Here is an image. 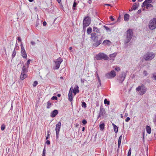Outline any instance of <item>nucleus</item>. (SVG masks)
<instances>
[{
	"mask_svg": "<svg viewBox=\"0 0 156 156\" xmlns=\"http://www.w3.org/2000/svg\"><path fill=\"white\" fill-rule=\"evenodd\" d=\"M99 35H97L95 33H92L91 34V38L93 41L95 42L93 44V46L97 47L101 43V39L98 40Z\"/></svg>",
	"mask_w": 156,
	"mask_h": 156,
	"instance_id": "nucleus-1",
	"label": "nucleus"
},
{
	"mask_svg": "<svg viewBox=\"0 0 156 156\" xmlns=\"http://www.w3.org/2000/svg\"><path fill=\"white\" fill-rule=\"evenodd\" d=\"M16 50H14L12 53V58H14L16 55V51H15Z\"/></svg>",
	"mask_w": 156,
	"mask_h": 156,
	"instance_id": "nucleus-33",
	"label": "nucleus"
},
{
	"mask_svg": "<svg viewBox=\"0 0 156 156\" xmlns=\"http://www.w3.org/2000/svg\"><path fill=\"white\" fill-rule=\"evenodd\" d=\"M105 5H106V6H111V5L110 4H105Z\"/></svg>",
	"mask_w": 156,
	"mask_h": 156,
	"instance_id": "nucleus-60",
	"label": "nucleus"
},
{
	"mask_svg": "<svg viewBox=\"0 0 156 156\" xmlns=\"http://www.w3.org/2000/svg\"><path fill=\"white\" fill-rule=\"evenodd\" d=\"M148 26L150 30H153L156 28V18H153L150 21Z\"/></svg>",
	"mask_w": 156,
	"mask_h": 156,
	"instance_id": "nucleus-6",
	"label": "nucleus"
},
{
	"mask_svg": "<svg viewBox=\"0 0 156 156\" xmlns=\"http://www.w3.org/2000/svg\"><path fill=\"white\" fill-rule=\"evenodd\" d=\"M126 75V73L124 72H122L117 78V80L119 83H122L124 80Z\"/></svg>",
	"mask_w": 156,
	"mask_h": 156,
	"instance_id": "nucleus-9",
	"label": "nucleus"
},
{
	"mask_svg": "<svg viewBox=\"0 0 156 156\" xmlns=\"http://www.w3.org/2000/svg\"><path fill=\"white\" fill-rule=\"evenodd\" d=\"M104 27L105 28V29L108 31V30H110V29L108 28L107 27L104 25Z\"/></svg>",
	"mask_w": 156,
	"mask_h": 156,
	"instance_id": "nucleus-44",
	"label": "nucleus"
},
{
	"mask_svg": "<svg viewBox=\"0 0 156 156\" xmlns=\"http://www.w3.org/2000/svg\"><path fill=\"white\" fill-rule=\"evenodd\" d=\"M87 121L85 119H84L82 121V123L84 125L86 124L87 123Z\"/></svg>",
	"mask_w": 156,
	"mask_h": 156,
	"instance_id": "nucleus-46",
	"label": "nucleus"
},
{
	"mask_svg": "<svg viewBox=\"0 0 156 156\" xmlns=\"http://www.w3.org/2000/svg\"><path fill=\"white\" fill-rule=\"evenodd\" d=\"M77 4L76 2L74 1L73 2V9H75V8Z\"/></svg>",
	"mask_w": 156,
	"mask_h": 156,
	"instance_id": "nucleus-38",
	"label": "nucleus"
},
{
	"mask_svg": "<svg viewBox=\"0 0 156 156\" xmlns=\"http://www.w3.org/2000/svg\"><path fill=\"white\" fill-rule=\"evenodd\" d=\"M82 107H84V108L86 107V104L84 102H83L82 104Z\"/></svg>",
	"mask_w": 156,
	"mask_h": 156,
	"instance_id": "nucleus-39",
	"label": "nucleus"
},
{
	"mask_svg": "<svg viewBox=\"0 0 156 156\" xmlns=\"http://www.w3.org/2000/svg\"><path fill=\"white\" fill-rule=\"evenodd\" d=\"M92 30V29L91 28L89 27L87 29V33L88 34H89L91 33Z\"/></svg>",
	"mask_w": 156,
	"mask_h": 156,
	"instance_id": "nucleus-28",
	"label": "nucleus"
},
{
	"mask_svg": "<svg viewBox=\"0 0 156 156\" xmlns=\"http://www.w3.org/2000/svg\"><path fill=\"white\" fill-rule=\"evenodd\" d=\"M136 90L138 91H140L139 94L140 95H142L145 94L147 90V88L145 86L142 84L141 86H139L136 88Z\"/></svg>",
	"mask_w": 156,
	"mask_h": 156,
	"instance_id": "nucleus-4",
	"label": "nucleus"
},
{
	"mask_svg": "<svg viewBox=\"0 0 156 156\" xmlns=\"http://www.w3.org/2000/svg\"><path fill=\"white\" fill-rule=\"evenodd\" d=\"M104 102L105 104H107L108 105H109L110 104L109 101H108L106 99H105Z\"/></svg>",
	"mask_w": 156,
	"mask_h": 156,
	"instance_id": "nucleus-32",
	"label": "nucleus"
},
{
	"mask_svg": "<svg viewBox=\"0 0 156 156\" xmlns=\"http://www.w3.org/2000/svg\"><path fill=\"white\" fill-rule=\"evenodd\" d=\"M88 3L90 4H91L92 3V1L91 0H89Z\"/></svg>",
	"mask_w": 156,
	"mask_h": 156,
	"instance_id": "nucleus-63",
	"label": "nucleus"
},
{
	"mask_svg": "<svg viewBox=\"0 0 156 156\" xmlns=\"http://www.w3.org/2000/svg\"><path fill=\"white\" fill-rule=\"evenodd\" d=\"M155 56V54L152 52H147L144 56V58L146 61H150L153 59Z\"/></svg>",
	"mask_w": 156,
	"mask_h": 156,
	"instance_id": "nucleus-3",
	"label": "nucleus"
},
{
	"mask_svg": "<svg viewBox=\"0 0 156 156\" xmlns=\"http://www.w3.org/2000/svg\"><path fill=\"white\" fill-rule=\"evenodd\" d=\"M130 120V118L129 117H127L125 119V121L126 122H128Z\"/></svg>",
	"mask_w": 156,
	"mask_h": 156,
	"instance_id": "nucleus-47",
	"label": "nucleus"
},
{
	"mask_svg": "<svg viewBox=\"0 0 156 156\" xmlns=\"http://www.w3.org/2000/svg\"><path fill=\"white\" fill-rule=\"evenodd\" d=\"M38 82L37 81H34V82L33 83V86L34 87H36L37 85L38 84Z\"/></svg>",
	"mask_w": 156,
	"mask_h": 156,
	"instance_id": "nucleus-37",
	"label": "nucleus"
},
{
	"mask_svg": "<svg viewBox=\"0 0 156 156\" xmlns=\"http://www.w3.org/2000/svg\"><path fill=\"white\" fill-rule=\"evenodd\" d=\"M93 31H94L95 32L97 33H100V30L96 27H93Z\"/></svg>",
	"mask_w": 156,
	"mask_h": 156,
	"instance_id": "nucleus-23",
	"label": "nucleus"
},
{
	"mask_svg": "<svg viewBox=\"0 0 156 156\" xmlns=\"http://www.w3.org/2000/svg\"><path fill=\"white\" fill-rule=\"evenodd\" d=\"M28 70V68L26 67L25 66H23L22 69V73H26Z\"/></svg>",
	"mask_w": 156,
	"mask_h": 156,
	"instance_id": "nucleus-17",
	"label": "nucleus"
},
{
	"mask_svg": "<svg viewBox=\"0 0 156 156\" xmlns=\"http://www.w3.org/2000/svg\"><path fill=\"white\" fill-rule=\"evenodd\" d=\"M131 148H130L128 152V154L131 155Z\"/></svg>",
	"mask_w": 156,
	"mask_h": 156,
	"instance_id": "nucleus-49",
	"label": "nucleus"
},
{
	"mask_svg": "<svg viewBox=\"0 0 156 156\" xmlns=\"http://www.w3.org/2000/svg\"><path fill=\"white\" fill-rule=\"evenodd\" d=\"M110 42V41L108 40H104L103 42V44H107Z\"/></svg>",
	"mask_w": 156,
	"mask_h": 156,
	"instance_id": "nucleus-35",
	"label": "nucleus"
},
{
	"mask_svg": "<svg viewBox=\"0 0 156 156\" xmlns=\"http://www.w3.org/2000/svg\"><path fill=\"white\" fill-rule=\"evenodd\" d=\"M17 39L20 42H21V39L20 37H17Z\"/></svg>",
	"mask_w": 156,
	"mask_h": 156,
	"instance_id": "nucleus-52",
	"label": "nucleus"
},
{
	"mask_svg": "<svg viewBox=\"0 0 156 156\" xmlns=\"http://www.w3.org/2000/svg\"><path fill=\"white\" fill-rule=\"evenodd\" d=\"M45 148H44L43 150V154L42 156H45Z\"/></svg>",
	"mask_w": 156,
	"mask_h": 156,
	"instance_id": "nucleus-42",
	"label": "nucleus"
},
{
	"mask_svg": "<svg viewBox=\"0 0 156 156\" xmlns=\"http://www.w3.org/2000/svg\"><path fill=\"white\" fill-rule=\"evenodd\" d=\"M51 103L48 101L47 103V108L48 109L49 108L51 107Z\"/></svg>",
	"mask_w": 156,
	"mask_h": 156,
	"instance_id": "nucleus-30",
	"label": "nucleus"
},
{
	"mask_svg": "<svg viewBox=\"0 0 156 156\" xmlns=\"http://www.w3.org/2000/svg\"><path fill=\"white\" fill-rule=\"evenodd\" d=\"M57 98L56 97V96H53L51 98V99L52 100H57Z\"/></svg>",
	"mask_w": 156,
	"mask_h": 156,
	"instance_id": "nucleus-45",
	"label": "nucleus"
},
{
	"mask_svg": "<svg viewBox=\"0 0 156 156\" xmlns=\"http://www.w3.org/2000/svg\"><path fill=\"white\" fill-rule=\"evenodd\" d=\"M137 8V6H136V3H135L131 9H132V10H135Z\"/></svg>",
	"mask_w": 156,
	"mask_h": 156,
	"instance_id": "nucleus-29",
	"label": "nucleus"
},
{
	"mask_svg": "<svg viewBox=\"0 0 156 156\" xmlns=\"http://www.w3.org/2000/svg\"><path fill=\"white\" fill-rule=\"evenodd\" d=\"M62 59L60 57L57 59L56 61H55V66L53 67V69H58L59 68L61 63L62 62Z\"/></svg>",
	"mask_w": 156,
	"mask_h": 156,
	"instance_id": "nucleus-7",
	"label": "nucleus"
},
{
	"mask_svg": "<svg viewBox=\"0 0 156 156\" xmlns=\"http://www.w3.org/2000/svg\"><path fill=\"white\" fill-rule=\"evenodd\" d=\"M95 58L98 60L104 59L107 60L109 58L108 56L103 53H100L96 55Z\"/></svg>",
	"mask_w": 156,
	"mask_h": 156,
	"instance_id": "nucleus-5",
	"label": "nucleus"
},
{
	"mask_svg": "<svg viewBox=\"0 0 156 156\" xmlns=\"http://www.w3.org/2000/svg\"><path fill=\"white\" fill-rule=\"evenodd\" d=\"M133 35V32L132 29H129L126 31V35L125 39L124 40V43L127 44L131 40Z\"/></svg>",
	"mask_w": 156,
	"mask_h": 156,
	"instance_id": "nucleus-2",
	"label": "nucleus"
},
{
	"mask_svg": "<svg viewBox=\"0 0 156 156\" xmlns=\"http://www.w3.org/2000/svg\"><path fill=\"white\" fill-rule=\"evenodd\" d=\"M58 111L57 110H54L51 113L50 116L52 117H55L58 113Z\"/></svg>",
	"mask_w": 156,
	"mask_h": 156,
	"instance_id": "nucleus-15",
	"label": "nucleus"
},
{
	"mask_svg": "<svg viewBox=\"0 0 156 156\" xmlns=\"http://www.w3.org/2000/svg\"><path fill=\"white\" fill-rule=\"evenodd\" d=\"M143 74L145 76H146L147 75L148 73L145 70L143 71Z\"/></svg>",
	"mask_w": 156,
	"mask_h": 156,
	"instance_id": "nucleus-41",
	"label": "nucleus"
},
{
	"mask_svg": "<svg viewBox=\"0 0 156 156\" xmlns=\"http://www.w3.org/2000/svg\"><path fill=\"white\" fill-rule=\"evenodd\" d=\"M13 102H12V104H11V107L10 108V110H11V111H12V109H13Z\"/></svg>",
	"mask_w": 156,
	"mask_h": 156,
	"instance_id": "nucleus-51",
	"label": "nucleus"
},
{
	"mask_svg": "<svg viewBox=\"0 0 156 156\" xmlns=\"http://www.w3.org/2000/svg\"><path fill=\"white\" fill-rule=\"evenodd\" d=\"M31 61V60L29 59L27 60L26 64L27 65V68H28L29 67V64L30 63V62Z\"/></svg>",
	"mask_w": 156,
	"mask_h": 156,
	"instance_id": "nucleus-36",
	"label": "nucleus"
},
{
	"mask_svg": "<svg viewBox=\"0 0 156 156\" xmlns=\"http://www.w3.org/2000/svg\"><path fill=\"white\" fill-rule=\"evenodd\" d=\"M115 69L117 71H119L120 70V68L119 67H116Z\"/></svg>",
	"mask_w": 156,
	"mask_h": 156,
	"instance_id": "nucleus-43",
	"label": "nucleus"
},
{
	"mask_svg": "<svg viewBox=\"0 0 156 156\" xmlns=\"http://www.w3.org/2000/svg\"><path fill=\"white\" fill-rule=\"evenodd\" d=\"M153 75V77L154 78L155 80H156V73H154Z\"/></svg>",
	"mask_w": 156,
	"mask_h": 156,
	"instance_id": "nucleus-48",
	"label": "nucleus"
},
{
	"mask_svg": "<svg viewBox=\"0 0 156 156\" xmlns=\"http://www.w3.org/2000/svg\"><path fill=\"white\" fill-rule=\"evenodd\" d=\"M146 130L147 133L148 134H150L151 133V129L149 126H146Z\"/></svg>",
	"mask_w": 156,
	"mask_h": 156,
	"instance_id": "nucleus-21",
	"label": "nucleus"
},
{
	"mask_svg": "<svg viewBox=\"0 0 156 156\" xmlns=\"http://www.w3.org/2000/svg\"><path fill=\"white\" fill-rule=\"evenodd\" d=\"M154 123L156 122V115L155 116V119H154Z\"/></svg>",
	"mask_w": 156,
	"mask_h": 156,
	"instance_id": "nucleus-64",
	"label": "nucleus"
},
{
	"mask_svg": "<svg viewBox=\"0 0 156 156\" xmlns=\"http://www.w3.org/2000/svg\"><path fill=\"white\" fill-rule=\"evenodd\" d=\"M38 105H38V102H36V108H37Z\"/></svg>",
	"mask_w": 156,
	"mask_h": 156,
	"instance_id": "nucleus-58",
	"label": "nucleus"
},
{
	"mask_svg": "<svg viewBox=\"0 0 156 156\" xmlns=\"http://www.w3.org/2000/svg\"><path fill=\"white\" fill-rule=\"evenodd\" d=\"M105 113L106 112L104 108L103 107H101L100 109L99 113L97 117V119H98L100 117H102L103 118Z\"/></svg>",
	"mask_w": 156,
	"mask_h": 156,
	"instance_id": "nucleus-13",
	"label": "nucleus"
},
{
	"mask_svg": "<svg viewBox=\"0 0 156 156\" xmlns=\"http://www.w3.org/2000/svg\"><path fill=\"white\" fill-rule=\"evenodd\" d=\"M46 144H47L48 145H49L50 144V141L49 140H47V141H46Z\"/></svg>",
	"mask_w": 156,
	"mask_h": 156,
	"instance_id": "nucleus-56",
	"label": "nucleus"
},
{
	"mask_svg": "<svg viewBox=\"0 0 156 156\" xmlns=\"http://www.w3.org/2000/svg\"><path fill=\"white\" fill-rule=\"evenodd\" d=\"M73 90V88L72 87H71L70 89L69 93H70V92H71V93L72 94Z\"/></svg>",
	"mask_w": 156,
	"mask_h": 156,
	"instance_id": "nucleus-50",
	"label": "nucleus"
},
{
	"mask_svg": "<svg viewBox=\"0 0 156 156\" xmlns=\"http://www.w3.org/2000/svg\"><path fill=\"white\" fill-rule=\"evenodd\" d=\"M152 0H145L143 2V5H146L147 4L150 3L152 2Z\"/></svg>",
	"mask_w": 156,
	"mask_h": 156,
	"instance_id": "nucleus-25",
	"label": "nucleus"
},
{
	"mask_svg": "<svg viewBox=\"0 0 156 156\" xmlns=\"http://www.w3.org/2000/svg\"><path fill=\"white\" fill-rule=\"evenodd\" d=\"M61 126V123L60 122H59L56 125L55 128V131L56 132V137L57 139L58 138L59 133Z\"/></svg>",
	"mask_w": 156,
	"mask_h": 156,
	"instance_id": "nucleus-12",
	"label": "nucleus"
},
{
	"mask_svg": "<svg viewBox=\"0 0 156 156\" xmlns=\"http://www.w3.org/2000/svg\"><path fill=\"white\" fill-rule=\"evenodd\" d=\"M38 24H39V23H38V21L37 20V22H36V25H35V26L36 27H37L38 26Z\"/></svg>",
	"mask_w": 156,
	"mask_h": 156,
	"instance_id": "nucleus-57",
	"label": "nucleus"
},
{
	"mask_svg": "<svg viewBox=\"0 0 156 156\" xmlns=\"http://www.w3.org/2000/svg\"><path fill=\"white\" fill-rule=\"evenodd\" d=\"M27 77V75L26 73H22L20 75V78L21 80H23L26 78Z\"/></svg>",
	"mask_w": 156,
	"mask_h": 156,
	"instance_id": "nucleus-16",
	"label": "nucleus"
},
{
	"mask_svg": "<svg viewBox=\"0 0 156 156\" xmlns=\"http://www.w3.org/2000/svg\"><path fill=\"white\" fill-rule=\"evenodd\" d=\"M146 5V8L147 9L149 8L153 7V5L151 4H150V3L147 4Z\"/></svg>",
	"mask_w": 156,
	"mask_h": 156,
	"instance_id": "nucleus-31",
	"label": "nucleus"
},
{
	"mask_svg": "<svg viewBox=\"0 0 156 156\" xmlns=\"http://www.w3.org/2000/svg\"><path fill=\"white\" fill-rule=\"evenodd\" d=\"M90 19L89 17L87 16L85 17L83 20V28L86 27L88 26L90 23Z\"/></svg>",
	"mask_w": 156,
	"mask_h": 156,
	"instance_id": "nucleus-8",
	"label": "nucleus"
},
{
	"mask_svg": "<svg viewBox=\"0 0 156 156\" xmlns=\"http://www.w3.org/2000/svg\"><path fill=\"white\" fill-rule=\"evenodd\" d=\"M20 47L21 53L22 57L24 58H27V54L22 43L21 44Z\"/></svg>",
	"mask_w": 156,
	"mask_h": 156,
	"instance_id": "nucleus-11",
	"label": "nucleus"
},
{
	"mask_svg": "<svg viewBox=\"0 0 156 156\" xmlns=\"http://www.w3.org/2000/svg\"><path fill=\"white\" fill-rule=\"evenodd\" d=\"M19 47L18 46V44L17 42L16 43L15 47L14 50H18L19 49Z\"/></svg>",
	"mask_w": 156,
	"mask_h": 156,
	"instance_id": "nucleus-27",
	"label": "nucleus"
},
{
	"mask_svg": "<svg viewBox=\"0 0 156 156\" xmlns=\"http://www.w3.org/2000/svg\"><path fill=\"white\" fill-rule=\"evenodd\" d=\"M128 113H126L125 114V115H124V116L125 117H127V116H128Z\"/></svg>",
	"mask_w": 156,
	"mask_h": 156,
	"instance_id": "nucleus-62",
	"label": "nucleus"
},
{
	"mask_svg": "<svg viewBox=\"0 0 156 156\" xmlns=\"http://www.w3.org/2000/svg\"><path fill=\"white\" fill-rule=\"evenodd\" d=\"M116 55V53H114L110 55H109V57L110 58V59L114 60Z\"/></svg>",
	"mask_w": 156,
	"mask_h": 156,
	"instance_id": "nucleus-18",
	"label": "nucleus"
},
{
	"mask_svg": "<svg viewBox=\"0 0 156 156\" xmlns=\"http://www.w3.org/2000/svg\"><path fill=\"white\" fill-rule=\"evenodd\" d=\"M31 44L33 45H34L35 44V43L34 41H31L30 42Z\"/></svg>",
	"mask_w": 156,
	"mask_h": 156,
	"instance_id": "nucleus-54",
	"label": "nucleus"
},
{
	"mask_svg": "<svg viewBox=\"0 0 156 156\" xmlns=\"http://www.w3.org/2000/svg\"><path fill=\"white\" fill-rule=\"evenodd\" d=\"M97 73V78H98V82L99 83H100V85L101 84V80L100 79V78L98 75V74L97 73Z\"/></svg>",
	"mask_w": 156,
	"mask_h": 156,
	"instance_id": "nucleus-40",
	"label": "nucleus"
},
{
	"mask_svg": "<svg viewBox=\"0 0 156 156\" xmlns=\"http://www.w3.org/2000/svg\"><path fill=\"white\" fill-rule=\"evenodd\" d=\"M141 10H140H140H139L138 11H137V13H138V14H140V13H141Z\"/></svg>",
	"mask_w": 156,
	"mask_h": 156,
	"instance_id": "nucleus-61",
	"label": "nucleus"
},
{
	"mask_svg": "<svg viewBox=\"0 0 156 156\" xmlns=\"http://www.w3.org/2000/svg\"><path fill=\"white\" fill-rule=\"evenodd\" d=\"M68 96L69 100L70 101H72L73 100L72 94L71 92L69 93Z\"/></svg>",
	"mask_w": 156,
	"mask_h": 156,
	"instance_id": "nucleus-24",
	"label": "nucleus"
},
{
	"mask_svg": "<svg viewBox=\"0 0 156 156\" xmlns=\"http://www.w3.org/2000/svg\"><path fill=\"white\" fill-rule=\"evenodd\" d=\"M113 125L114 127V131L115 133H117L118 131V127L115 124H113Z\"/></svg>",
	"mask_w": 156,
	"mask_h": 156,
	"instance_id": "nucleus-26",
	"label": "nucleus"
},
{
	"mask_svg": "<svg viewBox=\"0 0 156 156\" xmlns=\"http://www.w3.org/2000/svg\"><path fill=\"white\" fill-rule=\"evenodd\" d=\"M122 135H121L119 137L118 141V148H119L121 142L122 140Z\"/></svg>",
	"mask_w": 156,
	"mask_h": 156,
	"instance_id": "nucleus-20",
	"label": "nucleus"
},
{
	"mask_svg": "<svg viewBox=\"0 0 156 156\" xmlns=\"http://www.w3.org/2000/svg\"><path fill=\"white\" fill-rule=\"evenodd\" d=\"M49 137V134H48L47 135V137H46V140H47L48 137Z\"/></svg>",
	"mask_w": 156,
	"mask_h": 156,
	"instance_id": "nucleus-59",
	"label": "nucleus"
},
{
	"mask_svg": "<svg viewBox=\"0 0 156 156\" xmlns=\"http://www.w3.org/2000/svg\"><path fill=\"white\" fill-rule=\"evenodd\" d=\"M43 26H45L47 25V23L45 21H44L43 22Z\"/></svg>",
	"mask_w": 156,
	"mask_h": 156,
	"instance_id": "nucleus-55",
	"label": "nucleus"
},
{
	"mask_svg": "<svg viewBox=\"0 0 156 156\" xmlns=\"http://www.w3.org/2000/svg\"><path fill=\"white\" fill-rule=\"evenodd\" d=\"M110 18L111 20L112 21H114L115 20L113 18V17L112 16H110Z\"/></svg>",
	"mask_w": 156,
	"mask_h": 156,
	"instance_id": "nucleus-53",
	"label": "nucleus"
},
{
	"mask_svg": "<svg viewBox=\"0 0 156 156\" xmlns=\"http://www.w3.org/2000/svg\"><path fill=\"white\" fill-rule=\"evenodd\" d=\"M73 92L75 95H76V93H78L79 92V87L78 85H76L75 86L73 89Z\"/></svg>",
	"mask_w": 156,
	"mask_h": 156,
	"instance_id": "nucleus-14",
	"label": "nucleus"
},
{
	"mask_svg": "<svg viewBox=\"0 0 156 156\" xmlns=\"http://www.w3.org/2000/svg\"><path fill=\"white\" fill-rule=\"evenodd\" d=\"M100 129L101 130H103L105 128V124L104 123H100L99 125Z\"/></svg>",
	"mask_w": 156,
	"mask_h": 156,
	"instance_id": "nucleus-22",
	"label": "nucleus"
},
{
	"mask_svg": "<svg viewBox=\"0 0 156 156\" xmlns=\"http://www.w3.org/2000/svg\"><path fill=\"white\" fill-rule=\"evenodd\" d=\"M129 16L127 13L124 16V19L125 21H128L129 20Z\"/></svg>",
	"mask_w": 156,
	"mask_h": 156,
	"instance_id": "nucleus-19",
	"label": "nucleus"
},
{
	"mask_svg": "<svg viewBox=\"0 0 156 156\" xmlns=\"http://www.w3.org/2000/svg\"><path fill=\"white\" fill-rule=\"evenodd\" d=\"M5 128V126L4 124H3L1 126V129L2 130H4Z\"/></svg>",
	"mask_w": 156,
	"mask_h": 156,
	"instance_id": "nucleus-34",
	"label": "nucleus"
},
{
	"mask_svg": "<svg viewBox=\"0 0 156 156\" xmlns=\"http://www.w3.org/2000/svg\"><path fill=\"white\" fill-rule=\"evenodd\" d=\"M116 72L114 70H112L110 73L105 74V76L108 79H112L114 77L116 76Z\"/></svg>",
	"mask_w": 156,
	"mask_h": 156,
	"instance_id": "nucleus-10",
	"label": "nucleus"
}]
</instances>
